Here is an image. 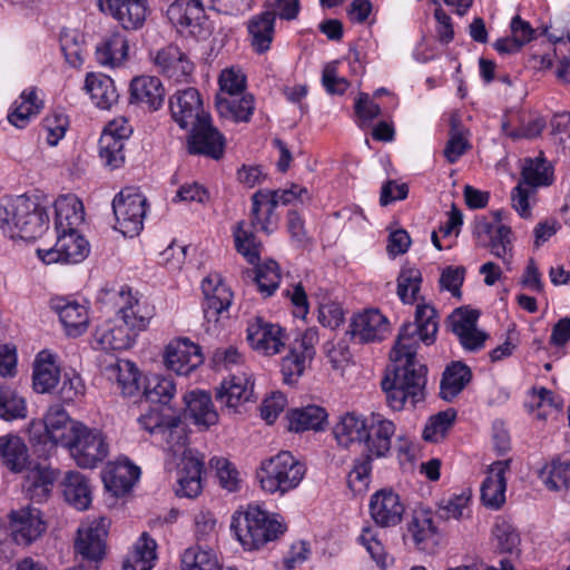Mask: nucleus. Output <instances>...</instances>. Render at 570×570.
<instances>
[{"label":"nucleus","mask_w":570,"mask_h":570,"mask_svg":"<svg viewBox=\"0 0 570 570\" xmlns=\"http://www.w3.org/2000/svg\"><path fill=\"white\" fill-rule=\"evenodd\" d=\"M439 328L438 313L432 305L417 304L415 321L404 324L391 352L392 367L381 382L386 402L394 411H401L410 402L414 407L425 399L426 365L416 360L417 343L431 345Z\"/></svg>","instance_id":"1"},{"label":"nucleus","mask_w":570,"mask_h":570,"mask_svg":"<svg viewBox=\"0 0 570 570\" xmlns=\"http://www.w3.org/2000/svg\"><path fill=\"white\" fill-rule=\"evenodd\" d=\"M396 426L392 420L380 413L366 417L364 430V448L353 460V466L347 475V485L354 494L364 493L371 482L373 461L386 458L392 448V438Z\"/></svg>","instance_id":"2"},{"label":"nucleus","mask_w":570,"mask_h":570,"mask_svg":"<svg viewBox=\"0 0 570 570\" xmlns=\"http://www.w3.org/2000/svg\"><path fill=\"white\" fill-rule=\"evenodd\" d=\"M48 225V213L36 196L20 195L0 207V227L10 238L36 239Z\"/></svg>","instance_id":"3"},{"label":"nucleus","mask_w":570,"mask_h":570,"mask_svg":"<svg viewBox=\"0 0 570 570\" xmlns=\"http://www.w3.org/2000/svg\"><path fill=\"white\" fill-rule=\"evenodd\" d=\"M230 529L245 550H258L279 539L287 528L278 514L248 504L245 511L233 514Z\"/></svg>","instance_id":"4"},{"label":"nucleus","mask_w":570,"mask_h":570,"mask_svg":"<svg viewBox=\"0 0 570 570\" xmlns=\"http://www.w3.org/2000/svg\"><path fill=\"white\" fill-rule=\"evenodd\" d=\"M305 473L304 463L295 459L291 452L282 451L262 462L257 478L265 492L284 495L298 487Z\"/></svg>","instance_id":"5"},{"label":"nucleus","mask_w":570,"mask_h":570,"mask_svg":"<svg viewBox=\"0 0 570 570\" xmlns=\"http://www.w3.org/2000/svg\"><path fill=\"white\" fill-rule=\"evenodd\" d=\"M63 448L69 451L78 466L86 469L96 468L107 458L109 451L104 433L83 423L77 426Z\"/></svg>","instance_id":"6"},{"label":"nucleus","mask_w":570,"mask_h":570,"mask_svg":"<svg viewBox=\"0 0 570 570\" xmlns=\"http://www.w3.org/2000/svg\"><path fill=\"white\" fill-rule=\"evenodd\" d=\"M110 520L105 517L92 520L89 524L78 529L75 541V551L79 558V563H85V568L98 570L99 564L105 557V539L108 533Z\"/></svg>","instance_id":"7"},{"label":"nucleus","mask_w":570,"mask_h":570,"mask_svg":"<svg viewBox=\"0 0 570 570\" xmlns=\"http://www.w3.org/2000/svg\"><path fill=\"white\" fill-rule=\"evenodd\" d=\"M318 332L315 327L305 330L289 342L288 352L281 361V372L286 384H294L303 375L315 355Z\"/></svg>","instance_id":"8"},{"label":"nucleus","mask_w":570,"mask_h":570,"mask_svg":"<svg viewBox=\"0 0 570 570\" xmlns=\"http://www.w3.org/2000/svg\"><path fill=\"white\" fill-rule=\"evenodd\" d=\"M146 197L136 188H124L112 200V210L117 226L125 236L134 237L144 227L146 216Z\"/></svg>","instance_id":"9"},{"label":"nucleus","mask_w":570,"mask_h":570,"mask_svg":"<svg viewBox=\"0 0 570 570\" xmlns=\"http://www.w3.org/2000/svg\"><path fill=\"white\" fill-rule=\"evenodd\" d=\"M117 315L136 334L145 331L155 316V306L128 286H122L115 297Z\"/></svg>","instance_id":"10"},{"label":"nucleus","mask_w":570,"mask_h":570,"mask_svg":"<svg viewBox=\"0 0 570 570\" xmlns=\"http://www.w3.org/2000/svg\"><path fill=\"white\" fill-rule=\"evenodd\" d=\"M225 146V137L213 126L210 117L190 127L187 137L188 154L219 160L224 156Z\"/></svg>","instance_id":"11"},{"label":"nucleus","mask_w":570,"mask_h":570,"mask_svg":"<svg viewBox=\"0 0 570 570\" xmlns=\"http://www.w3.org/2000/svg\"><path fill=\"white\" fill-rule=\"evenodd\" d=\"M246 333L250 347L266 356L278 354L287 340L285 330L281 325L259 316L248 322Z\"/></svg>","instance_id":"12"},{"label":"nucleus","mask_w":570,"mask_h":570,"mask_svg":"<svg viewBox=\"0 0 570 570\" xmlns=\"http://www.w3.org/2000/svg\"><path fill=\"white\" fill-rule=\"evenodd\" d=\"M57 235V242L52 248L38 249V256L43 263L77 264L89 254V243L77 230L61 232Z\"/></svg>","instance_id":"13"},{"label":"nucleus","mask_w":570,"mask_h":570,"mask_svg":"<svg viewBox=\"0 0 570 570\" xmlns=\"http://www.w3.org/2000/svg\"><path fill=\"white\" fill-rule=\"evenodd\" d=\"M173 120L183 129H187L210 117L204 110L200 94L195 88L178 90L169 99Z\"/></svg>","instance_id":"14"},{"label":"nucleus","mask_w":570,"mask_h":570,"mask_svg":"<svg viewBox=\"0 0 570 570\" xmlns=\"http://www.w3.org/2000/svg\"><path fill=\"white\" fill-rule=\"evenodd\" d=\"M474 232L483 246L488 247L492 255L502 259L508 269H511L513 249L511 228L481 219L476 222Z\"/></svg>","instance_id":"15"},{"label":"nucleus","mask_w":570,"mask_h":570,"mask_svg":"<svg viewBox=\"0 0 570 570\" xmlns=\"http://www.w3.org/2000/svg\"><path fill=\"white\" fill-rule=\"evenodd\" d=\"M99 10L114 18L124 29L137 30L146 21V0H96Z\"/></svg>","instance_id":"16"},{"label":"nucleus","mask_w":570,"mask_h":570,"mask_svg":"<svg viewBox=\"0 0 570 570\" xmlns=\"http://www.w3.org/2000/svg\"><path fill=\"white\" fill-rule=\"evenodd\" d=\"M45 435L49 439L46 442L47 452L42 455L51 458L56 454L57 446H65L69 438L73 434L80 422L72 421L68 413L59 406L50 407L43 417Z\"/></svg>","instance_id":"17"},{"label":"nucleus","mask_w":570,"mask_h":570,"mask_svg":"<svg viewBox=\"0 0 570 570\" xmlns=\"http://www.w3.org/2000/svg\"><path fill=\"white\" fill-rule=\"evenodd\" d=\"M202 291L204 317L208 323H217L219 315L229 308L233 293L218 274H209L205 277L202 282Z\"/></svg>","instance_id":"18"},{"label":"nucleus","mask_w":570,"mask_h":570,"mask_svg":"<svg viewBox=\"0 0 570 570\" xmlns=\"http://www.w3.org/2000/svg\"><path fill=\"white\" fill-rule=\"evenodd\" d=\"M406 535L417 550L431 554L438 551L442 540V534L434 523L432 513L425 510L414 511L407 523Z\"/></svg>","instance_id":"19"},{"label":"nucleus","mask_w":570,"mask_h":570,"mask_svg":"<svg viewBox=\"0 0 570 570\" xmlns=\"http://www.w3.org/2000/svg\"><path fill=\"white\" fill-rule=\"evenodd\" d=\"M203 361L200 347L188 338H177L166 347L165 364L168 370L178 375H188Z\"/></svg>","instance_id":"20"},{"label":"nucleus","mask_w":570,"mask_h":570,"mask_svg":"<svg viewBox=\"0 0 570 570\" xmlns=\"http://www.w3.org/2000/svg\"><path fill=\"white\" fill-rule=\"evenodd\" d=\"M154 62L159 72L175 82H189L195 69L193 61L176 45L158 50Z\"/></svg>","instance_id":"21"},{"label":"nucleus","mask_w":570,"mask_h":570,"mask_svg":"<svg viewBox=\"0 0 570 570\" xmlns=\"http://www.w3.org/2000/svg\"><path fill=\"white\" fill-rule=\"evenodd\" d=\"M10 530L17 544L29 546L42 535L46 523L39 510L24 508L11 512Z\"/></svg>","instance_id":"22"},{"label":"nucleus","mask_w":570,"mask_h":570,"mask_svg":"<svg viewBox=\"0 0 570 570\" xmlns=\"http://www.w3.org/2000/svg\"><path fill=\"white\" fill-rule=\"evenodd\" d=\"M479 312L459 308L450 316L452 332L459 337L461 345L468 351L483 347L489 335L476 328Z\"/></svg>","instance_id":"23"},{"label":"nucleus","mask_w":570,"mask_h":570,"mask_svg":"<svg viewBox=\"0 0 570 570\" xmlns=\"http://www.w3.org/2000/svg\"><path fill=\"white\" fill-rule=\"evenodd\" d=\"M405 511L399 494L392 490H380L370 500V513L377 525L394 527L402 521Z\"/></svg>","instance_id":"24"},{"label":"nucleus","mask_w":570,"mask_h":570,"mask_svg":"<svg viewBox=\"0 0 570 570\" xmlns=\"http://www.w3.org/2000/svg\"><path fill=\"white\" fill-rule=\"evenodd\" d=\"M50 306L58 314L69 336L78 337L87 331L89 315L88 308L83 304L66 297H56L51 299Z\"/></svg>","instance_id":"25"},{"label":"nucleus","mask_w":570,"mask_h":570,"mask_svg":"<svg viewBox=\"0 0 570 570\" xmlns=\"http://www.w3.org/2000/svg\"><path fill=\"white\" fill-rule=\"evenodd\" d=\"M105 375L125 397L139 395L144 386L141 373L135 363L127 360H118L107 365Z\"/></svg>","instance_id":"26"},{"label":"nucleus","mask_w":570,"mask_h":570,"mask_svg":"<svg viewBox=\"0 0 570 570\" xmlns=\"http://www.w3.org/2000/svg\"><path fill=\"white\" fill-rule=\"evenodd\" d=\"M387 331V318L377 309H367L356 314L350 324V333L358 343L381 341Z\"/></svg>","instance_id":"27"},{"label":"nucleus","mask_w":570,"mask_h":570,"mask_svg":"<svg viewBox=\"0 0 570 570\" xmlns=\"http://www.w3.org/2000/svg\"><path fill=\"white\" fill-rule=\"evenodd\" d=\"M253 396V383L245 376L233 375L222 382L216 391V401L222 409L237 412L239 405L250 401Z\"/></svg>","instance_id":"28"},{"label":"nucleus","mask_w":570,"mask_h":570,"mask_svg":"<svg viewBox=\"0 0 570 570\" xmlns=\"http://www.w3.org/2000/svg\"><path fill=\"white\" fill-rule=\"evenodd\" d=\"M165 89L159 78L140 76L131 80L130 104H140L150 110H157L164 102Z\"/></svg>","instance_id":"29"},{"label":"nucleus","mask_w":570,"mask_h":570,"mask_svg":"<svg viewBox=\"0 0 570 570\" xmlns=\"http://www.w3.org/2000/svg\"><path fill=\"white\" fill-rule=\"evenodd\" d=\"M137 334L126 324L107 321L97 326L95 340L102 350L121 351L132 346Z\"/></svg>","instance_id":"30"},{"label":"nucleus","mask_w":570,"mask_h":570,"mask_svg":"<svg viewBox=\"0 0 570 570\" xmlns=\"http://www.w3.org/2000/svg\"><path fill=\"white\" fill-rule=\"evenodd\" d=\"M276 13L264 11L255 14L247 22V31L253 50L263 55L271 49L275 35Z\"/></svg>","instance_id":"31"},{"label":"nucleus","mask_w":570,"mask_h":570,"mask_svg":"<svg viewBox=\"0 0 570 570\" xmlns=\"http://www.w3.org/2000/svg\"><path fill=\"white\" fill-rule=\"evenodd\" d=\"M0 462L13 473H20L29 468V450L20 436L13 434L0 436Z\"/></svg>","instance_id":"32"},{"label":"nucleus","mask_w":570,"mask_h":570,"mask_svg":"<svg viewBox=\"0 0 570 570\" xmlns=\"http://www.w3.org/2000/svg\"><path fill=\"white\" fill-rule=\"evenodd\" d=\"M252 204L250 227L271 234L272 217L278 205V193L259 189L252 196Z\"/></svg>","instance_id":"33"},{"label":"nucleus","mask_w":570,"mask_h":570,"mask_svg":"<svg viewBox=\"0 0 570 570\" xmlns=\"http://www.w3.org/2000/svg\"><path fill=\"white\" fill-rule=\"evenodd\" d=\"M215 105L220 117L235 122H248L255 110V99L250 94L218 95Z\"/></svg>","instance_id":"34"},{"label":"nucleus","mask_w":570,"mask_h":570,"mask_svg":"<svg viewBox=\"0 0 570 570\" xmlns=\"http://www.w3.org/2000/svg\"><path fill=\"white\" fill-rule=\"evenodd\" d=\"M57 233L76 230L83 222L85 212L82 203L75 195H61L55 203Z\"/></svg>","instance_id":"35"},{"label":"nucleus","mask_w":570,"mask_h":570,"mask_svg":"<svg viewBox=\"0 0 570 570\" xmlns=\"http://www.w3.org/2000/svg\"><path fill=\"white\" fill-rule=\"evenodd\" d=\"M505 465L501 462L493 464L489 475L481 484V501L490 509L498 510L505 502L507 481Z\"/></svg>","instance_id":"36"},{"label":"nucleus","mask_w":570,"mask_h":570,"mask_svg":"<svg viewBox=\"0 0 570 570\" xmlns=\"http://www.w3.org/2000/svg\"><path fill=\"white\" fill-rule=\"evenodd\" d=\"M85 89L92 102L100 109H110L119 98L114 80L104 73H88Z\"/></svg>","instance_id":"37"},{"label":"nucleus","mask_w":570,"mask_h":570,"mask_svg":"<svg viewBox=\"0 0 570 570\" xmlns=\"http://www.w3.org/2000/svg\"><path fill=\"white\" fill-rule=\"evenodd\" d=\"M59 471L51 466L37 465L27 475L24 489L30 499L35 502L47 500L51 493Z\"/></svg>","instance_id":"38"},{"label":"nucleus","mask_w":570,"mask_h":570,"mask_svg":"<svg viewBox=\"0 0 570 570\" xmlns=\"http://www.w3.org/2000/svg\"><path fill=\"white\" fill-rule=\"evenodd\" d=\"M178 471V497L195 498L202 492V473L204 463L195 456H185Z\"/></svg>","instance_id":"39"},{"label":"nucleus","mask_w":570,"mask_h":570,"mask_svg":"<svg viewBox=\"0 0 570 570\" xmlns=\"http://www.w3.org/2000/svg\"><path fill=\"white\" fill-rule=\"evenodd\" d=\"M156 549V541L144 532L126 556L122 570H151L157 559Z\"/></svg>","instance_id":"40"},{"label":"nucleus","mask_w":570,"mask_h":570,"mask_svg":"<svg viewBox=\"0 0 570 570\" xmlns=\"http://www.w3.org/2000/svg\"><path fill=\"white\" fill-rule=\"evenodd\" d=\"M185 401L187 413L196 425L207 429L217 423L218 413L214 407L210 394L203 391L190 392Z\"/></svg>","instance_id":"41"},{"label":"nucleus","mask_w":570,"mask_h":570,"mask_svg":"<svg viewBox=\"0 0 570 570\" xmlns=\"http://www.w3.org/2000/svg\"><path fill=\"white\" fill-rule=\"evenodd\" d=\"M66 501L77 510H87L91 503V487L88 479L78 471H69L63 480Z\"/></svg>","instance_id":"42"},{"label":"nucleus","mask_w":570,"mask_h":570,"mask_svg":"<svg viewBox=\"0 0 570 570\" xmlns=\"http://www.w3.org/2000/svg\"><path fill=\"white\" fill-rule=\"evenodd\" d=\"M139 474V468L131 463H118L105 474V487L115 497H122L131 490Z\"/></svg>","instance_id":"43"},{"label":"nucleus","mask_w":570,"mask_h":570,"mask_svg":"<svg viewBox=\"0 0 570 570\" xmlns=\"http://www.w3.org/2000/svg\"><path fill=\"white\" fill-rule=\"evenodd\" d=\"M60 379V371L53 355L40 352L33 367V389L38 393H47L55 389Z\"/></svg>","instance_id":"44"},{"label":"nucleus","mask_w":570,"mask_h":570,"mask_svg":"<svg viewBox=\"0 0 570 570\" xmlns=\"http://www.w3.org/2000/svg\"><path fill=\"white\" fill-rule=\"evenodd\" d=\"M472 373L469 366L461 362H453L446 366L441 384L440 396L445 401L453 400L471 381Z\"/></svg>","instance_id":"45"},{"label":"nucleus","mask_w":570,"mask_h":570,"mask_svg":"<svg viewBox=\"0 0 570 570\" xmlns=\"http://www.w3.org/2000/svg\"><path fill=\"white\" fill-rule=\"evenodd\" d=\"M366 429V417L355 413H346L333 428V435L337 444L342 448H350L353 443H362L364 430Z\"/></svg>","instance_id":"46"},{"label":"nucleus","mask_w":570,"mask_h":570,"mask_svg":"<svg viewBox=\"0 0 570 570\" xmlns=\"http://www.w3.org/2000/svg\"><path fill=\"white\" fill-rule=\"evenodd\" d=\"M128 56V40L120 32L107 37L96 48V59L102 66L116 67Z\"/></svg>","instance_id":"47"},{"label":"nucleus","mask_w":570,"mask_h":570,"mask_svg":"<svg viewBox=\"0 0 570 570\" xmlns=\"http://www.w3.org/2000/svg\"><path fill=\"white\" fill-rule=\"evenodd\" d=\"M289 430L303 432L307 430H322L327 420V412L318 405H307L294 409L288 415Z\"/></svg>","instance_id":"48"},{"label":"nucleus","mask_w":570,"mask_h":570,"mask_svg":"<svg viewBox=\"0 0 570 570\" xmlns=\"http://www.w3.org/2000/svg\"><path fill=\"white\" fill-rule=\"evenodd\" d=\"M176 393V384L170 376L154 374L144 377V386L141 396L150 403L165 406L174 397Z\"/></svg>","instance_id":"49"},{"label":"nucleus","mask_w":570,"mask_h":570,"mask_svg":"<svg viewBox=\"0 0 570 570\" xmlns=\"http://www.w3.org/2000/svg\"><path fill=\"white\" fill-rule=\"evenodd\" d=\"M41 108L42 101L38 98L36 88L26 89L14 102V109L8 115V120L13 126L23 128Z\"/></svg>","instance_id":"50"},{"label":"nucleus","mask_w":570,"mask_h":570,"mask_svg":"<svg viewBox=\"0 0 570 570\" xmlns=\"http://www.w3.org/2000/svg\"><path fill=\"white\" fill-rule=\"evenodd\" d=\"M539 478L550 491H568L570 489V461L552 460L540 470Z\"/></svg>","instance_id":"51"},{"label":"nucleus","mask_w":570,"mask_h":570,"mask_svg":"<svg viewBox=\"0 0 570 570\" xmlns=\"http://www.w3.org/2000/svg\"><path fill=\"white\" fill-rule=\"evenodd\" d=\"M28 409L26 399L9 385L0 386V417L6 421H14L27 417Z\"/></svg>","instance_id":"52"},{"label":"nucleus","mask_w":570,"mask_h":570,"mask_svg":"<svg viewBox=\"0 0 570 570\" xmlns=\"http://www.w3.org/2000/svg\"><path fill=\"white\" fill-rule=\"evenodd\" d=\"M155 439L161 442L168 451L178 452L187 442L186 425L178 415L173 414L167 417V422Z\"/></svg>","instance_id":"53"},{"label":"nucleus","mask_w":570,"mask_h":570,"mask_svg":"<svg viewBox=\"0 0 570 570\" xmlns=\"http://www.w3.org/2000/svg\"><path fill=\"white\" fill-rule=\"evenodd\" d=\"M235 246L237 252L243 255L252 265H257L259 261L261 243L250 228H246L245 222H239L234 230Z\"/></svg>","instance_id":"54"},{"label":"nucleus","mask_w":570,"mask_h":570,"mask_svg":"<svg viewBox=\"0 0 570 570\" xmlns=\"http://www.w3.org/2000/svg\"><path fill=\"white\" fill-rule=\"evenodd\" d=\"M181 570H220V566L210 550L190 547L181 556Z\"/></svg>","instance_id":"55"},{"label":"nucleus","mask_w":570,"mask_h":570,"mask_svg":"<svg viewBox=\"0 0 570 570\" xmlns=\"http://www.w3.org/2000/svg\"><path fill=\"white\" fill-rule=\"evenodd\" d=\"M456 417L454 410H446L432 416L426 423L422 438L428 442L438 443L443 440Z\"/></svg>","instance_id":"56"},{"label":"nucleus","mask_w":570,"mask_h":570,"mask_svg":"<svg viewBox=\"0 0 570 570\" xmlns=\"http://www.w3.org/2000/svg\"><path fill=\"white\" fill-rule=\"evenodd\" d=\"M125 142L109 134H101L99 139V156L104 164L110 168H119L125 161Z\"/></svg>","instance_id":"57"},{"label":"nucleus","mask_w":570,"mask_h":570,"mask_svg":"<svg viewBox=\"0 0 570 570\" xmlns=\"http://www.w3.org/2000/svg\"><path fill=\"white\" fill-rule=\"evenodd\" d=\"M521 176L522 183L530 187L551 184L549 167L543 159H525Z\"/></svg>","instance_id":"58"},{"label":"nucleus","mask_w":570,"mask_h":570,"mask_svg":"<svg viewBox=\"0 0 570 570\" xmlns=\"http://www.w3.org/2000/svg\"><path fill=\"white\" fill-rule=\"evenodd\" d=\"M281 281L278 264L274 261L266 262L256 268L255 283L258 291L268 297L277 289Z\"/></svg>","instance_id":"59"},{"label":"nucleus","mask_w":570,"mask_h":570,"mask_svg":"<svg viewBox=\"0 0 570 570\" xmlns=\"http://www.w3.org/2000/svg\"><path fill=\"white\" fill-rule=\"evenodd\" d=\"M497 548L502 553L519 552L520 535L515 528L505 520L498 521L493 528Z\"/></svg>","instance_id":"60"},{"label":"nucleus","mask_w":570,"mask_h":570,"mask_svg":"<svg viewBox=\"0 0 570 570\" xmlns=\"http://www.w3.org/2000/svg\"><path fill=\"white\" fill-rule=\"evenodd\" d=\"M209 464L216 470V475L222 488L229 492H235L239 489V473L227 459L212 458Z\"/></svg>","instance_id":"61"},{"label":"nucleus","mask_w":570,"mask_h":570,"mask_svg":"<svg viewBox=\"0 0 570 570\" xmlns=\"http://www.w3.org/2000/svg\"><path fill=\"white\" fill-rule=\"evenodd\" d=\"M469 502L470 495L465 492L454 494L448 500H442L439 505L438 517L443 520H460L465 515V511L470 512Z\"/></svg>","instance_id":"62"},{"label":"nucleus","mask_w":570,"mask_h":570,"mask_svg":"<svg viewBox=\"0 0 570 570\" xmlns=\"http://www.w3.org/2000/svg\"><path fill=\"white\" fill-rule=\"evenodd\" d=\"M421 273L417 269L403 272L397 279V295L405 304H413L420 291Z\"/></svg>","instance_id":"63"},{"label":"nucleus","mask_w":570,"mask_h":570,"mask_svg":"<svg viewBox=\"0 0 570 570\" xmlns=\"http://www.w3.org/2000/svg\"><path fill=\"white\" fill-rule=\"evenodd\" d=\"M68 126L69 119L63 112L53 111L48 115L42 122L48 145L56 146L65 137Z\"/></svg>","instance_id":"64"}]
</instances>
